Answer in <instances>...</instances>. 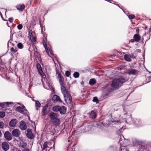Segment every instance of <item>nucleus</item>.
Masks as SVG:
<instances>
[{
  "instance_id": "obj_38",
  "label": "nucleus",
  "mask_w": 151,
  "mask_h": 151,
  "mask_svg": "<svg viewBox=\"0 0 151 151\" xmlns=\"http://www.w3.org/2000/svg\"><path fill=\"white\" fill-rule=\"evenodd\" d=\"M33 50H34V53L35 54V53H36L37 55L40 54L37 51V47L35 46V45H34L33 47Z\"/></svg>"
},
{
  "instance_id": "obj_57",
  "label": "nucleus",
  "mask_w": 151,
  "mask_h": 151,
  "mask_svg": "<svg viewBox=\"0 0 151 151\" xmlns=\"http://www.w3.org/2000/svg\"><path fill=\"white\" fill-rule=\"evenodd\" d=\"M13 20V18L12 17H10L9 19V21L10 23L12 22Z\"/></svg>"
},
{
  "instance_id": "obj_24",
  "label": "nucleus",
  "mask_w": 151,
  "mask_h": 151,
  "mask_svg": "<svg viewBox=\"0 0 151 151\" xmlns=\"http://www.w3.org/2000/svg\"><path fill=\"white\" fill-rule=\"evenodd\" d=\"M16 8L18 10L22 11L25 8V6L24 4L18 5L16 6Z\"/></svg>"
},
{
  "instance_id": "obj_25",
  "label": "nucleus",
  "mask_w": 151,
  "mask_h": 151,
  "mask_svg": "<svg viewBox=\"0 0 151 151\" xmlns=\"http://www.w3.org/2000/svg\"><path fill=\"white\" fill-rule=\"evenodd\" d=\"M35 107L36 109L38 110L39 109V108L41 106V104L38 101H35Z\"/></svg>"
},
{
  "instance_id": "obj_54",
  "label": "nucleus",
  "mask_w": 151,
  "mask_h": 151,
  "mask_svg": "<svg viewBox=\"0 0 151 151\" xmlns=\"http://www.w3.org/2000/svg\"><path fill=\"white\" fill-rule=\"evenodd\" d=\"M0 15L1 18L4 21H8V20H7L5 19H4V18L3 17L2 14L0 12Z\"/></svg>"
},
{
  "instance_id": "obj_3",
  "label": "nucleus",
  "mask_w": 151,
  "mask_h": 151,
  "mask_svg": "<svg viewBox=\"0 0 151 151\" xmlns=\"http://www.w3.org/2000/svg\"><path fill=\"white\" fill-rule=\"evenodd\" d=\"M64 96L65 103L68 104H70L72 101V97L71 95L68 93L65 94Z\"/></svg>"
},
{
  "instance_id": "obj_6",
  "label": "nucleus",
  "mask_w": 151,
  "mask_h": 151,
  "mask_svg": "<svg viewBox=\"0 0 151 151\" xmlns=\"http://www.w3.org/2000/svg\"><path fill=\"white\" fill-rule=\"evenodd\" d=\"M52 100L54 103H56L57 102L59 103H63L64 104H65L62 101L58 95H54L52 98L50 100Z\"/></svg>"
},
{
  "instance_id": "obj_20",
  "label": "nucleus",
  "mask_w": 151,
  "mask_h": 151,
  "mask_svg": "<svg viewBox=\"0 0 151 151\" xmlns=\"http://www.w3.org/2000/svg\"><path fill=\"white\" fill-rule=\"evenodd\" d=\"M60 84L61 86V92L63 94V95H64L65 94H66L68 93L65 87L63 85V83L62 84Z\"/></svg>"
},
{
  "instance_id": "obj_64",
  "label": "nucleus",
  "mask_w": 151,
  "mask_h": 151,
  "mask_svg": "<svg viewBox=\"0 0 151 151\" xmlns=\"http://www.w3.org/2000/svg\"><path fill=\"white\" fill-rule=\"evenodd\" d=\"M134 41L135 42V40L133 38V39H132L130 40L129 41V42H131L132 43H133Z\"/></svg>"
},
{
  "instance_id": "obj_27",
  "label": "nucleus",
  "mask_w": 151,
  "mask_h": 151,
  "mask_svg": "<svg viewBox=\"0 0 151 151\" xmlns=\"http://www.w3.org/2000/svg\"><path fill=\"white\" fill-rule=\"evenodd\" d=\"M90 117L93 119H95L97 117V114L93 111H91L90 113Z\"/></svg>"
},
{
  "instance_id": "obj_1",
  "label": "nucleus",
  "mask_w": 151,
  "mask_h": 151,
  "mask_svg": "<svg viewBox=\"0 0 151 151\" xmlns=\"http://www.w3.org/2000/svg\"><path fill=\"white\" fill-rule=\"evenodd\" d=\"M121 139L118 142V143H119L120 146L119 145L117 146L114 145H112L109 146V150L110 151H129L127 146H122V143L121 142Z\"/></svg>"
},
{
  "instance_id": "obj_19",
  "label": "nucleus",
  "mask_w": 151,
  "mask_h": 151,
  "mask_svg": "<svg viewBox=\"0 0 151 151\" xmlns=\"http://www.w3.org/2000/svg\"><path fill=\"white\" fill-rule=\"evenodd\" d=\"M127 73L129 75H132L134 76H137L138 74L137 70L135 69H132L129 70Z\"/></svg>"
},
{
  "instance_id": "obj_50",
  "label": "nucleus",
  "mask_w": 151,
  "mask_h": 151,
  "mask_svg": "<svg viewBox=\"0 0 151 151\" xmlns=\"http://www.w3.org/2000/svg\"><path fill=\"white\" fill-rule=\"evenodd\" d=\"M42 44L45 48H47L46 43L44 40L43 41Z\"/></svg>"
},
{
  "instance_id": "obj_34",
  "label": "nucleus",
  "mask_w": 151,
  "mask_h": 151,
  "mask_svg": "<svg viewBox=\"0 0 151 151\" xmlns=\"http://www.w3.org/2000/svg\"><path fill=\"white\" fill-rule=\"evenodd\" d=\"M43 148H42V151L44 150L47 147V142H45L42 145Z\"/></svg>"
},
{
  "instance_id": "obj_44",
  "label": "nucleus",
  "mask_w": 151,
  "mask_h": 151,
  "mask_svg": "<svg viewBox=\"0 0 151 151\" xmlns=\"http://www.w3.org/2000/svg\"><path fill=\"white\" fill-rule=\"evenodd\" d=\"M70 75V71L67 70L65 72V75L67 77H68Z\"/></svg>"
},
{
  "instance_id": "obj_63",
  "label": "nucleus",
  "mask_w": 151,
  "mask_h": 151,
  "mask_svg": "<svg viewBox=\"0 0 151 151\" xmlns=\"http://www.w3.org/2000/svg\"><path fill=\"white\" fill-rule=\"evenodd\" d=\"M110 3H112L114 5H115V4H117L116 2L113 1V0H111V1L110 2Z\"/></svg>"
},
{
  "instance_id": "obj_62",
  "label": "nucleus",
  "mask_w": 151,
  "mask_h": 151,
  "mask_svg": "<svg viewBox=\"0 0 151 151\" xmlns=\"http://www.w3.org/2000/svg\"><path fill=\"white\" fill-rule=\"evenodd\" d=\"M22 32L20 31H19L18 32V36H20V37H22Z\"/></svg>"
},
{
  "instance_id": "obj_12",
  "label": "nucleus",
  "mask_w": 151,
  "mask_h": 151,
  "mask_svg": "<svg viewBox=\"0 0 151 151\" xmlns=\"http://www.w3.org/2000/svg\"><path fill=\"white\" fill-rule=\"evenodd\" d=\"M19 128L22 130H25L27 127V124L23 121H21L19 123Z\"/></svg>"
},
{
  "instance_id": "obj_30",
  "label": "nucleus",
  "mask_w": 151,
  "mask_h": 151,
  "mask_svg": "<svg viewBox=\"0 0 151 151\" xmlns=\"http://www.w3.org/2000/svg\"><path fill=\"white\" fill-rule=\"evenodd\" d=\"M124 60L126 61L130 62L131 60L130 56L127 54H125L124 55Z\"/></svg>"
},
{
  "instance_id": "obj_22",
  "label": "nucleus",
  "mask_w": 151,
  "mask_h": 151,
  "mask_svg": "<svg viewBox=\"0 0 151 151\" xmlns=\"http://www.w3.org/2000/svg\"><path fill=\"white\" fill-rule=\"evenodd\" d=\"M133 38L134 39L135 42H139L141 39L140 36L138 33L135 34L133 36Z\"/></svg>"
},
{
  "instance_id": "obj_11",
  "label": "nucleus",
  "mask_w": 151,
  "mask_h": 151,
  "mask_svg": "<svg viewBox=\"0 0 151 151\" xmlns=\"http://www.w3.org/2000/svg\"><path fill=\"white\" fill-rule=\"evenodd\" d=\"M125 121L126 123L129 124H131L133 123L134 121H133L131 115H128L126 118L124 117Z\"/></svg>"
},
{
  "instance_id": "obj_52",
  "label": "nucleus",
  "mask_w": 151,
  "mask_h": 151,
  "mask_svg": "<svg viewBox=\"0 0 151 151\" xmlns=\"http://www.w3.org/2000/svg\"><path fill=\"white\" fill-rule=\"evenodd\" d=\"M6 53L5 54H3L2 55L0 56V65H2L3 64L2 59H1V57L4 56Z\"/></svg>"
},
{
  "instance_id": "obj_48",
  "label": "nucleus",
  "mask_w": 151,
  "mask_h": 151,
  "mask_svg": "<svg viewBox=\"0 0 151 151\" xmlns=\"http://www.w3.org/2000/svg\"><path fill=\"white\" fill-rule=\"evenodd\" d=\"M23 27V26L22 24H20L17 26V28L19 30H21Z\"/></svg>"
},
{
  "instance_id": "obj_17",
  "label": "nucleus",
  "mask_w": 151,
  "mask_h": 151,
  "mask_svg": "<svg viewBox=\"0 0 151 151\" xmlns=\"http://www.w3.org/2000/svg\"><path fill=\"white\" fill-rule=\"evenodd\" d=\"M24 108L25 106L23 105H22V106H17L15 110L17 111L22 114L24 112L23 109H24Z\"/></svg>"
},
{
  "instance_id": "obj_43",
  "label": "nucleus",
  "mask_w": 151,
  "mask_h": 151,
  "mask_svg": "<svg viewBox=\"0 0 151 151\" xmlns=\"http://www.w3.org/2000/svg\"><path fill=\"white\" fill-rule=\"evenodd\" d=\"M37 58L38 59L39 61L40 62V63L42 65H43V63L42 61V59L41 58V57L40 56V54H39V55H38L37 57Z\"/></svg>"
},
{
  "instance_id": "obj_37",
  "label": "nucleus",
  "mask_w": 151,
  "mask_h": 151,
  "mask_svg": "<svg viewBox=\"0 0 151 151\" xmlns=\"http://www.w3.org/2000/svg\"><path fill=\"white\" fill-rule=\"evenodd\" d=\"M109 93L103 92L102 95L103 97L104 98H107L109 96Z\"/></svg>"
},
{
  "instance_id": "obj_56",
  "label": "nucleus",
  "mask_w": 151,
  "mask_h": 151,
  "mask_svg": "<svg viewBox=\"0 0 151 151\" xmlns=\"http://www.w3.org/2000/svg\"><path fill=\"white\" fill-rule=\"evenodd\" d=\"M27 144L26 143H23L21 145V147L23 148H25V147H26Z\"/></svg>"
},
{
  "instance_id": "obj_45",
  "label": "nucleus",
  "mask_w": 151,
  "mask_h": 151,
  "mask_svg": "<svg viewBox=\"0 0 151 151\" xmlns=\"http://www.w3.org/2000/svg\"><path fill=\"white\" fill-rule=\"evenodd\" d=\"M150 35L148 39V40H146V41L145 42V43L144 44V45H143V49H144V54H143V55H142L143 57H144L145 56V55L144 53H145V48H144V46H145V43H146V42H147L150 39Z\"/></svg>"
},
{
  "instance_id": "obj_41",
  "label": "nucleus",
  "mask_w": 151,
  "mask_h": 151,
  "mask_svg": "<svg viewBox=\"0 0 151 151\" xmlns=\"http://www.w3.org/2000/svg\"><path fill=\"white\" fill-rule=\"evenodd\" d=\"M127 16L129 19L132 20L135 18V16L134 14H130Z\"/></svg>"
},
{
  "instance_id": "obj_58",
  "label": "nucleus",
  "mask_w": 151,
  "mask_h": 151,
  "mask_svg": "<svg viewBox=\"0 0 151 151\" xmlns=\"http://www.w3.org/2000/svg\"><path fill=\"white\" fill-rule=\"evenodd\" d=\"M129 56L130 58H132L133 59H135L136 58V56H134L133 53H132Z\"/></svg>"
},
{
  "instance_id": "obj_51",
  "label": "nucleus",
  "mask_w": 151,
  "mask_h": 151,
  "mask_svg": "<svg viewBox=\"0 0 151 151\" xmlns=\"http://www.w3.org/2000/svg\"><path fill=\"white\" fill-rule=\"evenodd\" d=\"M11 51L12 52H15L17 51V50L14 49L13 47H12L11 49Z\"/></svg>"
},
{
  "instance_id": "obj_33",
  "label": "nucleus",
  "mask_w": 151,
  "mask_h": 151,
  "mask_svg": "<svg viewBox=\"0 0 151 151\" xmlns=\"http://www.w3.org/2000/svg\"><path fill=\"white\" fill-rule=\"evenodd\" d=\"M79 73L78 72H76L73 73V76L74 78H76L79 77Z\"/></svg>"
},
{
  "instance_id": "obj_31",
  "label": "nucleus",
  "mask_w": 151,
  "mask_h": 151,
  "mask_svg": "<svg viewBox=\"0 0 151 151\" xmlns=\"http://www.w3.org/2000/svg\"><path fill=\"white\" fill-rule=\"evenodd\" d=\"M92 101L93 102H96V104H99V100L97 96L93 97Z\"/></svg>"
},
{
  "instance_id": "obj_60",
  "label": "nucleus",
  "mask_w": 151,
  "mask_h": 151,
  "mask_svg": "<svg viewBox=\"0 0 151 151\" xmlns=\"http://www.w3.org/2000/svg\"><path fill=\"white\" fill-rule=\"evenodd\" d=\"M40 27L41 28V32L42 33V34H43V27H42V26L40 22Z\"/></svg>"
},
{
  "instance_id": "obj_39",
  "label": "nucleus",
  "mask_w": 151,
  "mask_h": 151,
  "mask_svg": "<svg viewBox=\"0 0 151 151\" xmlns=\"http://www.w3.org/2000/svg\"><path fill=\"white\" fill-rule=\"evenodd\" d=\"M75 145H74L72 148H69L67 149V151H75Z\"/></svg>"
},
{
  "instance_id": "obj_15",
  "label": "nucleus",
  "mask_w": 151,
  "mask_h": 151,
  "mask_svg": "<svg viewBox=\"0 0 151 151\" xmlns=\"http://www.w3.org/2000/svg\"><path fill=\"white\" fill-rule=\"evenodd\" d=\"M66 107L64 106H60L59 111L60 114L61 115L65 114L66 111Z\"/></svg>"
},
{
  "instance_id": "obj_13",
  "label": "nucleus",
  "mask_w": 151,
  "mask_h": 151,
  "mask_svg": "<svg viewBox=\"0 0 151 151\" xmlns=\"http://www.w3.org/2000/svg\"><path fill=\"white\" fill-rule=\"evenodd\" d=\"M2 147L5 151L8 150L9 148V146L7 142H3L1 145Z\"/></svg>"
},
{
  "instance_id": "obj_40",
  "label": "nucleus",
  "mask_w": 151,
  "mask_h": 151,
  "mask_svg": "<svg viewBox=\"0 0 151 151\" xmlns=\"http://www.w3.org/2000/svg\"><path fill=\"white\" fill-rule=\"evenodd\" d=\"M19 49H22L23 47V45L21 42H19L17 45Z\"/></svg>"
},
{
  "instance_id": "obj_21",
  "label": "nucleus",
  "mask_w": 151,
  "mask_h": 151,
  "mask_svg": "<svg viewBox=\"0 0 151 151\" xmlns=\"http://www.w3.org/2000/svg\"><path fill=\"white\" fill-rule=\"evenodd\" d=\"M56 74H58V78H59V82L60 84H62L63 83V81L62 80V76H61V74L59 73L58 69L56 68Z\"/></svg>"
},
{
  "instance_id": "obj_7",
  "label": "nucleus",
  "mask_w": 151,
  "mask_h": 151,
  "mask_svg": "<svg viewBox=\"0 0 151 151\" xmlns=\"http://www.w3.org/2000/svg\"><path fill=\"white\" fill-rule=\"evenodd\" d=\"M4 138L7 141H10L12 138V134L8 131L5 132L4 133Z\"/></svg>"
},
{
  "instance_id": "obj_9",
  "label": "nucleus",
  "mask_w": 151,
  "mask_h": 151,
  "mask_svg": "<svg viewBox=\"0 0 151 151\" xmlns=\"http://www.w3.org/2000/svg\"><path fill=\"white\" fill-rule=\"evenodd\" d=\"M49 116L51 121L57 118L59 116V114L54 112H51L49 114Z\"/></svg>"
},
{
  "instance_id": "obj_5",
  "label": "nucleus",
  "mask_w": 151,
  "mask_h": 151,
  "mask_svg": "<svg viewBox=\"0 0 151 151\" xmlns=\"http://www.w3.org/2000/svg\"><path fill=\"white\" fill-rule=\"evenodd\" d=\"M96 126L99 128L101 129H103L104 127H108L110 125L109 123L107 124H105L103 122H99L96 123Z\"/></svg>"
},
{
  "instance_id": "obj_46",
  "label": "nucleus",
  "mask_w": 151,
  "mask_h": 151,
  "mask_svg": "<svg viewBox=\"0 0 151 151\" xmlns=\"http://www.w3.org/2000/svg\"><path fill=\"white\" fill-rule=\"evenodd\" d=\"M4 125L3 122H0V129H3L4 127Z\"/></svg>"
},
{
  "instance_id": "obj_23",
  "label": "nucleus",
  "mask_w": 151,
  "mask_h": 151,
  "mask_svg": "<svg viewBox=\"0 0 151 151\" xmlns=\"http://www.w3.org/2000/svg\"><path fill=\"white\" fill-rule=\"evenodd\" d=\"M51 122L56 126H59L60 123V119L58 118L51 121Z\"/></svg>"
},
{
  "instance_id": "obj_61",
  "label": "nucleus",
  "mask_w": 151,
  "mask_h": 151,
  "mask_svg": "<svg viewBox=\"0 0 151 151\" xmlns=\"http://www.w3.org/2000/svg\"><path fill=\"white\" fill-rule=\"evenodd\" d=\"M46 51V53L49 56H50L49 55V50L47 48H45Z\"/></svg>"
},
{
  "instance_id": "obj_49",
  "label": "nucleus",
  "mask_w": 151,
  "mask_h": 151,
  "mask_svg": "<svg viewBox=\"0 0 151 151\" xmlns=\"http://www.w3.org/2000/svg\"><path fill=\"white\" fill-rule=\"evenodd\" d=\"M30 38L31 40L32 41H34L35 42H36L37 41V40L36 37L33 36V37H31Z\"/></svg>"
},
{
  "instance_id": "obj_47",
  "label": "nucleus",
  "mask_w": 151,
  "mask_h": 151,
  "mask_svg": "<svg viewBox=\"0 0 151 151\" xmlns=\"http://www.w3.org/2000/svg\"><path fill=\"white\" fill-rule=\"evenodd\" d=\"M125 66L124 65H121L119 66L118 68H119L120 70H123L125 68Z\"/></svg>"
},
{
  "instance_id": "obj_18",
  "label": "nucleus",
  "mask_w": 151,
  "mask_h": 151,
  "mask_svg": "<svg viewBox=\"0 0 151 151\" xmlns=\"http://www.w3.org/2000/svg\"><path fill=\"white\" fill-rule=\"evenodd\" d=\"M17 123V122L15 119H13L11 120L9 122V125L10 127H15Z\"/></svg>"
},
{
  "instance_id": "obj_55",
  "label": "nucleus",
  "mask_w": 151,
  "mask_h": 151,
  "mask_svg": "<svg viewBox=\"0 0 151 151\" xmlns=\"http://www.w3.org/2000/svg\"><path fill=\"white\" fill-rule=\"evenodd\" d=\"M49 50L50 53L51 55L52 56L54 55L52 50L51 48H49Z\"/></svg>"
},
{
  "instance_id": "obj_53",
  "label": "nucleus",
  "mask_w": 151,
  "mask_h": 151,
  "mask_svg": "<svg viewBox=\"0 0 151 151\" xmlns=\"http://www.w3.org/2000/svg\"><path fill=\"white\" fill-rule=\"evenodd\" d=\"M116 55H117V56H119L121 55L122 54V53L121 52H119V51H116Z\"/></svg>"
},
{
  "instance_id": "obj_59",
  "label": "nucleus",
  "mask_w": 151,
  "mask_h": 151,
  "mask_svg": "<svg viewBox=\"0 0 151 151\" xmlns=\"http://www.w3.org/2000/svg\"><path fill=\"white\" fill-rule=\"evenodd\" d=\"M49 105H51V104H50V102H48L46 104V105L44 106V107H45V108H47L48 106H49Z\"/></svg>"
},
{
  "instance_id": "obj_32",
  "label": "nucleus",
  "mask_w": 151,
  "mask_h": 151,
  "mask_svg": "<svg viewBox=\"0 0 151 151\" xmlns=\"http://www.w3.org/2000/svg\"><path fill=\"white\" fill-rule=\"evenodd\" d=\"M47 108L43 106V109L42 110V112L44 115H46L48 113V112L47 111Z\"/></svg>"
},
{
  "instance_id": "obj_42",
  "label": "nucleus",
  "mask_w": 151,
  "mask_h": 151,
  "mask_svg": "<svg viewBox=\"0 0 151 151\" xmlns=\"http://www.w3.org/2000/svg\"><path fill=\"white\" fill-rule=\"evenodd\" d=\"M124 143H123L121 141H122V140L121 139V142L122 143V144H124L125 145L126 144H125V143H128V142H129L130 141V140L129 139H125L124 138Z\"/></svg>"
},
{
  "instance_id": "obj_14",
  "label": "nucleus",
  "mask_w": 151,
  "mask_h": 151,
  "mask_svg": "<svg viewBox=\"0 0 151 151\" xmlns=\"http://www.w3.org/2000/svg\"><path fill=\"white\" fill-rule=\"evenodd\" d=\"M11 104H13L12 102H5L2 103H0V107L2 108H4L5 107L8 106L9 105Z\"/></svg>"
},
{
  "instance_id": "obj_2",
  "label": "nucleus",
  "mask_w": 151,
  "mask_h": 151,
  "mask_svg": "<svg viewBox=\"0 0 151 151\" xmlns=\"http://www.w3.org/2000/svg\"><path fill=\"white\" fill-rule=\"evenodd\" d=\"M126 81L123 77H120L119 78L115 79L112 82L111 86L114 88L117 89L121 87L123 83Z\"/></svg>"
},
{
  "instance_id": "obj_10",
  "label": "nucleus",
  "mask_w": 151,
  "mask_h": 151,
  "mask_svg": "<svg viewBox=\"0 0 151 151\" xmlns=\"http://www.w3.org/2000/svg\"><path fill=\"white\" fill-rule=\"evenodd\" d=\"M36 68L38 70V73L40 75L42 76L45 75V73L42 70L41 65L40 63H37Z\"/></svg>"
},
{
  "instance_id": "obj_35",
  "label": "nucleus",
  "mask_w": 151,
  "mask_h": 151,
  "mask_svg": "<svg viewBox=\"0 0 151 151\" xmlns=\"http://www.w3.org/2000/svg\"><path fill=\"white\" fill-rule=\"evenodd\" d=\"M24 112L22 114H23L25 116H26V115H29V112L25 108H25L23 109Z\"/></svg>"
},
{
  "instance_id": "obj_29",
  "label": "nucleus",
  "mask_w": 151,
  "mask_h": 151,
  "mask_svg": "<svg viewBox=\"0 0 151 151\" xmlns=\"http://www.w3.org/2000/svg\"><path fill=\"white\" fill-rule=\"evenodd\" d=\"M124 129L122 127L120 128L119 129L118 131H117L116 132V133L118 135L121 136V135H122L123 137L124 138V137L122 135V132L123 130H124Z\"/></svg>"
},
{
  "instance_id": "obj_16",
  "label": "nucleus",
  "mask_w": 151,
  "mask_h": 151,
  "mask_svg": "<svg viewBox=\"0 0 151 151\" xmlns=\"http://www.w3.org/2000/svg\"><path fill=\"white\" fill-rule=\"evenodd\" d=\"M133 124L137 126H141L143 125V124L140 119H136L133 122Z\"/></svg>"
},
{
  "instance_id": "obj_26",
  "label": "nucleus",
  "mask_w": 151,
  "mask_h": 151,
  "mask_svg": "<svg viewBox=\"0 0 151 151\" xmlns=\"http://www.w3.org/2000/svg\"><path fill=\"white\" fill-rule=\"evenodd\" d=\"M96 83V81L95 78H91L89 80V84L91 86L94 85Z\"/></svg>"
},
{
  "instance_id": "obj_28",
  "label": "nucleus",
  "mask_w": 151,
  "mask_h": 151,
  "mask_svg": "<svg viewBox=\"0 0 151 151\" xmlns=\"http://www.w3.org/2000/svg\"><path fill=\"white\" fill-rule=\"evenodd\" d=\"M60 106L58 105H56L54 106L52 109L53 111L55 112H57L59 111V108Z\"/></svg>"
},
{
  "instance_id": "obj_36",
  "label": "nucleus",
  "mask_w": 151,
  "mask_h": 151,
  "mask_svg": "<svg viewBox=\"0 0 151 151\" xmlns=\"http://www.w3.org/2000/svg\"><path fill=\"white\" fill-rule=\"evenodd\" d=\"M5 115V113L3 111H0V118H2L4 117Z\"/></svg>"
},
{
  "instance_id": "obj_8",
  "label": "nucleus",
  "mask_w": 151,
  "mask_h": 151,
  "mask_svg": "<svg viewBox=\"0 0 151 151\" xmlns=\"http://www.w3.org/2000/svg\"><path fill=\"white\" fill-rule=\"evenodd\" d=\"M20 134V131L19 129H14L12 132V134L14 137H19Z\"/></svg>"
},
{
  "instance_id": "obj_4",
  "label": "nucleus",
  "mask_w": 151,
  "mask_h": 151,
  "mask_svg": "<svg viewBox=\"0 0 151 151\" xmlns=\"http://www.w3.org/2000/svg\"><path fill=\"white\" fill-rule=\"evenodd\" d=\"M32 130L31 129H28L27 130L26 136L29 139H32L34 138L35 136L32 133Z\"/></svg>"
}]
</instances>
